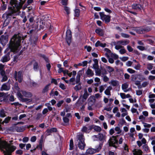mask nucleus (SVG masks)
Instances as JSON below:
<instances>
[{
    "mask_svg": "<svg viewBox=\"0 0 155 155\" xmlns=\"http://www.w3.org/2000/svg\"><path fill=\"white\" fill-rule=\"evenodd\" d=\"M21 40V37L19 34L15 35L13 36L10 40L9 45L11 51L17 53L20 50Z\"/></svg>",
    "mask_w": 155,
    "mask_h": 155,
    "instance_id": "obj_1",
    "label": "nucleus"
},
{
    "mask_svg": "<svg viewBox=\"0 0 155 155\" xmlns=\"http://www.w3.org/2000/svg\"><path fill=\"white\" fill-rule=\"evenodd\" d=\"M16 148L14 146H11L6 142L0 143V150L3 152L4 155H11V153Z\"/></svg>",
    "mask_w": 155,
    "mask_h": 155,
    "instance_id": "obj_2",
    "label": "nucleus"
},
{
    "mask_svg": "<svg viewBox=\"0 0 155 155\" xmlns=\"http://www.w3.org/2000/svg\"><path fill=\"white\" fill-rule=\"evenodd\" d=\"M10 4L13 8H15L17 10L20 9L26 0H20V2L18 3L16 0H10Z\"/></svg>",
    "mask_w": 155,
    "mask_h": 155,
    "instance_id": "obj_3",
    "label": "nucleus"
},
{
    "mask_svg": "<svg viewBox=\"0 0 155 155\" xmlns=\"http://www.w3.org/2000/svg\"><path fill=\"white\" fill-rule=\"evenodd\" d=\"M130 42V41L128 40H123L118 41L117 42V45L115 46V48L117 50H119L120 48H124L121 45H126L128 44Z\"/></svg>",
    "mask_w": 155,
    "mask_h": 155,
    "instance_id": "obj_4",
    "label": "nucleus"
},
{
    "mask_svg": "<svg viewBox=\"0 0 155 155\" xmlns=\"http://www.w3.org/2000/svg\"><path fill=\"white\" fill-rule=\"evenodd\" d=\"M99 14L101 19L104 21L105 23L107 24L110 22L111 18L110 15L104 14V12H100Z\"/></svg>",
    "mask_w": 155,
    "mask_h": 155,
    "instance_id": "obj_5",
    "label": "nucleus"
},
{
    "mask_svg": "<svg viewBox=\"0 0 155 155\" xmlns=\"http://www.w3.org/2000/svg\"><path fill=\"white\" fill-rule=\"evenodd\" d=\"M14 77L16 81H18L19 82L21 83L23 80V74L22 71L18 72L15 71L14 74Z\"/></svg>",
    "mask_w": 155,
    "mask_h": 155,
    "instance_id": "obj_6",
    "label": "nucleus"
},
{
    "mask_svg": "<svg viewBox=\"0 0 155 155\" xmlns=\"http://www.w3.org/2000/svg\"><path fill=\"white\" fill-rule=\"evenodd\" d=\"M118 136H112L110 138L108 141L109 144L110 146L116 147L115 144H118V140L116 139L117 137Z\"/></svg>",
    "mask_w": 155,
    "mask_h": 155,
    "instance_id": "obj_7",
    "label": "nucleus"
},
{
    "mask_svg": "<svg viewBox=\"0 0 155 155\" xmlns=\"http://www.w3.org/2000/svg\"><path fill=\"white\" fill-rule=\"evenodd\" d=\"M72 37L71 32L70 30H68L66 32V40L68 45H70Z\"/></svg>",
    "mask_w": 155,
    "mask_h": 155,
    "instance_id": "obj_8",
    "label": "nucleus"
},
{
    "mask_svg": "<svg viewBox=\"0 0 155 155\" xmlns=\"http://www.w3.org/2000/svg\"><path fill=\"white\" fill-rule=\"evenodd\" d=\"M10 53L8 52L3 56L0 59V61L3 63L7 62L10 60Z\"/></svg>",
    "mask_w": 155,
    "mask_h": 155,
    "instance_id": "obj_9",
    "label": "nucleus"
},
{
    "mask_svg": "<svg viewBox=\"0 0 155 155\" xmlns=\"http://www.w3.org/2000/svg\"><path fill=\"white\" fill-rule=\"evenodd\" d=\"M12 129L14 131H16L18 132H22L25 130V128L23 126L20 127L17 126L15 124L13 125Z\"/></svg>",
    "mask_w": 155,
    "mask_h": 155,
    "instance_id": "obj_10",
    "label": "nucleus"
},
{
    "mask_svg": "<svg viewBox=\"0 0 155 155\" xmlns=\"http://www.w3.org/2000/svg\"><path fill=\"white\" fill-rule=\"evenodd\" d=\"M150 30L147 28H138L135 29L136 32L139 34H142L145 32L149 31Z\"/></svg>",
    "mask_w": 155,
    "mask_h": 155,
    "instance_id": "obj_11",
    "label": "nucleus"
},
{
    "mask_svg": "<svg viewBox=\"0 0 155 155\" xmlns=\"http://www.w3.org/2000/svg\"><path fill=\"white\" fill-rule=\"evenodd\" d=\"M8 36L2 35L1 37V43L3 45H5L8 42Z\"/></svg>",
    "mask_w": 155,
    "mask_h": 155,
    "instance_id": "obj_12",
    "label": "nucleus"
},
{
    "mask_svg": "<svg viewBox=\"0 0 155 155\" xmlns=\"http://www.w3.org/2000/svg\"><path fill=\"white\" fill-rule=\"evenodd\" d=\"M10 89V85L8 83H6L3 84L2 85L1 90L3 91V90L8 91Z\"/></svg>",
    "mask_w": 155,
    "mask_h": 155,
    "instance_id": "obj_13",
    "label": "nucleus"
},
{
    "mask_svg": "<svg viewBox=\"0 0 155 155\" xmlns=\"http://www.w3.org/2000/svg\"><path fill=\"white\" fill-rule=\"evenodd\" d=\"M132 7L134 10L138 11L141 10L142 8V7L140 4L137 3L132 5Z\"/></svg>",
    "mask_w": 155,
    "mask_h": 155,
    "instance_id": "obj_14",
    "label": "nucleus"
},
{
    "mask_svg": "<svg viewBox=\"0 0 155 155\" xmlns=\"http://www.w3.org/2000/svg\"><path fill=\"white\" fill-rule=\"evenodd\" d=\"M110 84L113 87H117L119 85V81L116 80H112L109 82Z\"/></svg>",
    "mask_w": 155,
    "mask_h": 155,
    "instance_id": "obj_15",
    "label": "nucleus"
},
{
    "mask_svg": "<svg viewBox=\"0 0 155 155\" xmlns=\"http://www.w3.org/2000/svg\"><path fill=\"white\" fill-rule=\"evenodd\" d=\"M112 88L111 86H109L104 91V94L109 97L111 95L110 91L112 90Z\"/></svg>",
    "mask_w": 155,
    "mask_h": 155,
    "instance_id": "obj_16",
    "label": "nucleus"
},
{
    "mask_svg": "<svg viewBox=\"0 0 155 155\" xmlns=\"http://www.w3.org/2000/svg\"><path fill=\"white\" fill-rule=\"evenodd\" d=\"M78 147L80 149L84 150L86 146L84 141H78Z\"/></svg>",
    "mask_w": 155,
    "mask_h": 155,
    "instance_id": "obj_17",
    "label": "nucleus"
},
{
    "mask_svg": "<svg viewBox=\"0 0 155 155\" xmlns=\"http://www.w3.org/2000/svg\"><path fill=\"white\" fill-rule=\"evenodd\" d=\"M87 76L88 77H92L94 75V72L91 69L88 68L85 72Z\"/></svg>",
    "mask_w": 155,
    "mask_h": 155,
    "instance_id": "obj_18",
    "label": "nucleus"
},
{
    "mask_svg": "<svg viewBox=\"0 0 155 155\" xmlns=\"http://www.w3.org/2000/svg\"><path fill=\"white\" fill-rule=\"evenodd\" d=\"M77 140L78 141H84V139L83 135L81 133H79L77 135Z\"/></svg>",
    "mask_w": 155,
    "mask_h": 155,
    "instance_id": "obj_19",
    "label": "nucleus"
},
{
    "mask_svg": "<svg viewBox=\"0 0 155 155\" xmlns=\"http://www.w3.org/2000/svg\"><path fill=\"white\" fill-rule=\"evenodd\" d=\"M57 131V129L55 128H52L50 129H48L47 130L46 132L47 135H49L53 132H56Z\"/></svg>",
    "mask_w": 155,
    "mask_h": 155,
    "instance_id": "obj_20",
    "label": "nucleus"
},
{
    "mask_svg": "<svg viewBox=\"0 0 155 155\" xmlns=\"http://www.w3.org/2000/svg\"><path fill=\"white\" fill-rule=\"evenodd\" d=\"M89 94H88L87 90L86 89H84V93L82 96L83 101H85L88 97Z\"/></svg>",
    "mask_w": 155,
    "mask_h": 155,
    "instance_id": "obj_21",
    "label": "nucleus"
},
{
    "mask_svg": "<svg viewBox=\"0 0 155 155\" xmlns=\"http://www.w3.org/2000/svg\"><path fill=\"white\" fill-rule=\"evenodd\" d=\"M106 43H102L99 41H97L95 44V47L100 46L102 48H104L106 47Z\"/></svg>",
    "mask_w": 155,
    "mask_h": 155,
    "instance_id": "obj_22",
    "label": "nucleus"
},
{
    "mask_svg": "<svg viewBox=\"0 0 155 155\" xmlns=\"http://www.w3.org/2000/svg\"><path fill=\"white\" fill-rule=\"evenodd\" d=\"M21 92L23 95L25 97H31L32 96V94L30 92H27L24 91H22Z\"/></svg>",
    "mask_w": 155,
    "mask_h": 155,
    "instance_id": "obj_23",
    "label": "nucleus"
},
{
    "mask_svg": "<svg viewBox=\"0 0 155 155\" xmlns=\"http://www.w3.org/2000/svg\"><path fill=\"white\" fill-rule=\"evenodd\" d=\"M95 32L100 36H103L104 35L103 30L100 28H97L95 30Z\"/></svg>",
    "mask_w": 155,
    "mask_h": 155,
    "instance_id": "obj_24",
    "label": "nucleus"
},
{
    "mask_svg": "<svg viewBox=\"0 0 155 155\" xmlns=\"http://www.w3.org/2000/svg\"><path fill=\"white\" fill-rule=\"evenodd\" d=\"M50 85V84H49L46 85L45 86V87L43 88L42 91V93H47L48 91L49 90Z\"/></svg>",
    "mask_w": 155,
    "mask_h": 155,
    "instance_id": "obj_25",
    "label": "nucleus"
},
{
    "mask_svg": "<svg viewBox=\"0 0 155 155\" xmlns=\"http://www.w3.org/2000/svg\"><path fill=\"white\" fill-rule=\"evenodd\" d=\"M128 86V84L126 83H124L122 84V88L124 92H126L129 91L127 89Z\"/></svg>",
    "mask_w": 155,
    "mask_h": 155,
    "instance_id": "obj_26",
    "label": "nucleus"
},
{
    "mask_svg": "<svg viewBox=\"0 0 155 155\" xmlns=\"http://www.w3.org/2000/svg\"><path fill=\"white\" fill-rule=\"evenodd\" d=\"M133 153L134 155H142V152L140 149H135L133 151Z\"/></svg>",
    "mask_w": 155,
    "mask_h": 155,
    "instance_id": "obj_27",
    "label": "nucleus"
},
{
    "mask_svg": "<svg viewBox=\"0 0 155 155\" xmlns=\"http://www.w3.org/2000/svg\"><path fill=\"white\" fill-rule=\"evenodd\" d=\"M103 146L102 143H100V144L96 146L95 148L94 149L96 153L98 152L101 150Z\"/></svg>",
    "mask_w": 155,
    "mask_h": 155,
    "instance_id": "obj_28",
    "label": "nucleus"
},
{
    "mask_svg": "<svg viewBox=\"0 0 155 155\" xmlns=\"http://www.w3.org/2000/svg\"><path fill=\"white\" fill-rule=\"evenodd\" d=\"M96 153L95 150L94 148H89L86 150V153L90 154H92Z\"/></svg>",
    "mask_w": 155,
    "mask_h": 155,
    "instance_id": "obj_29",
    "label": "nucleus"
},
{
    "mask_svg": "<svg viewBox=\"0 0 155 155\" xmlns=\"http://www.w3.org/2000/svg\"><path fill=\"white\" fill-rule=\"evenodd\" d=\"M4 65L2 64H0V74L2 75H3L5 74V72L3 70Z\"/></svg>",
    "mask_w": 155,
    "mask_h": 155,
    "instance_id": "obj_30",
    "label": "nucleus"
},
{
    "mask_svg": "<svg viewBox=\"0 0 155 155\" xmlns=\"http://www.w3.org/2000/svg\"><path fill=\"white\" fill-rule=\"evenodd\" d=\"M28 18H29V21L30 23H32L34 22V18L35 17V15L34 14H33V15H28L27 16Z\"/></svg>",
    "mask_w": 155,
    "mask_h": 155,
    "instance_id": "obj_31",
    "label": "nucleus"
},
{
    "mask_svg": "<svg viewBox=\"0 0 155 155\" xmlns=\"http://www.w3.org/2000/svg\"><path fill=\"white\" fill-rule=\"evenodd\" d=\"M63 120L65 125H68L69 124V119L68 118L64 117H63Z\"/></svg>",
    "mask_w": 155,
    "mask_h": 155,
    "instance_id": "obj_32",
    "label": "nucleus"
},
{
    "mask_svg": "<svg viewBox=\"0 0 155 155\" xmlns=\"http://www.w3.org/2000/svg\"><path fill=\"white\" fill-rule=\"evenodd\" d=\"M107 85L106 84L101 85L99 87V91L100 93H102L106 88Z\"/></svg>",
    "mask_w": 155,
    "mask_h": 155,
    "instance_id": "obj_33",
    "label": "nucleus"
},
{
    "mask_svg": "<svg viewBox=\"0 0 155 155\" xmlns=\"http://www.w3.org/2000/svg\"><path fill=\"white\" fill-rule=\"evenodd\" d=\"M12 14V13L11 12L9 13L6 12L2 16V18H6L7 19L9 16L11 15Z\"/></svg>",
    "mask_w": 155,
    "mask_h": 155,
    "instance_id": "obj_34",
    "label": "nucleus"
},
{
    "mask_svg": "<svg viewBox=\"0 0 155 155\" xmlns=\"http://www.w3.org/2000/svg\"><path fill=\"white\" fill-rule=\"evenodd\" d=\"M44 117L43 116L42 114L40 113H38L36 116V119L37 120H38L41 119H43Z\"/></svg>",
    "mask_w": 155,
    "mask_h": 155,
    "instance_id": "obj_35",
    "label": "nucleus"
},
{
    "mask_svg": "<svg viewBox=\"0 0 155 155\" xmlns=\"http://www.w3.org/2000/svg\"><path fill=\"white\" fill-rule=\"evenodd\" d=\"M101 74L100 76H101L102 77H103V76L107 74V71L105 70V69L104 68H101Z\"/></svg>",
    "mask_w": 155,
    "mask_h": 155,
    "instance_id": "obj_36",
    "label": "nucleus"
},
{
    "mask_svg": "<svg viewBox=\"0 0 155 155\" xmlns=\"http://www.w3.org/2000/svg\"><path fill=\"white\" fill-rule=\"evenodd\" d=\"M143 148L144 150L147 152H149L150 151L149 148L147 144H145L143 146Z\"/></svg>",
    "mask_w": 155,
    "mask_h": 155,
    "instance_id": "obj_37",
    "label": "nucleus"
},
{
    "mask_svg": "<svg viewBox=\"0 0 155 155\" xmlns=\"http://www.w3.org/2000/svg\"><path fill=\"white\" fill-rule=\"evenodd\" d=\"M22 101L23 102H25L26 103H29L32 102V100L31 99L27 98H23L22 99Z\"/></svg>",
    "mask_w": 155,
    "mask_h": 155,
    "instance_id": "obj_38",
    "label": "nucleus"
},
{
    "mask_svg": "<svg viewBox=\"0 0 155 155\" xmlns=\"http://www.w3.org/2000/svg\"><path fill=\"white\" fill-rule=\"evenodd\" d=\"M78 84L76 85L74 88V89L76 91L80 90L81 89V86L80 83H78Z\"/></svg>",
    "mask_w": 155,
    "mask_h": 155,
    "instance_id": "obj_39",
    "label": "nucleus"
},
{
    "mask_svg": "<svg viewBox=\"0 0 155 155\" xmlns=\"http://www.w3.org/2000/svg\"><path fill=\"white\" fill-rule=\"evenodd\" d=\"M81 74H78L76 77V83H79L81 80Z\"/></svg>",
    "mask_w": 155,
    "mask_h": 155,
    "instance_id": "obj_40",
    "label": "nucleus"
},
{
    "mask_svg": "<svg viewBox=\"0 0 155 155\" xmlns=\"http://www.w3.org/2000/svg\"><path fill=\"white\" fill-rule=\"evenodd\" d=\"M93 129L95 131L97 132H100L101 130V128L100 127L97 126H95L93 127Z\"/></svg>",
    "mask_w": 155,
    "mask_h": 155,
    "instance_id": "obj_41",
    "label": "nucleus"
},
{
    "mask_svg": "<svg viewBox=\"0 0 155 155\" xmlns=\"http://www.w3.org/2000/svg\"><path fill=\"white\" fill-rule=\"evenodd\" d=\"M106 68L107 69L109 73L113 72L114 71V69L110 66H107L106 67Z\"/></svg>",
    "mask_w": 155,
    "mask_h": 155,
    "instance_id": "obj_42",
    "label": "nucleus"
},
{
    "mask_svg": "<svg viewBox=\"0 0 155 155\" xmlns=\"http://www.w3.org/2000/svg\"><path fill=\"white\" fill-rule=\"evenodd\" d=\"M39 68L37 62H35L33 64V68L34 70L37 71Z\"/></svg>",
    "mask_w": 155,
    "mask_h": 155,
    "instance_id": "obj_43",
    "label": "nucleus"
},
{
    "mask_svg": "<svg viewBox=\"0 0 155 155\" xmlns=\"http://www.w3.org/2000/svg\"><path fill=\"white\" fill-rule=\"evenodd\" d=\"M81 131L82 132L88 133L89 132V129L86 126H84L81 129Z\"/></svg>",
    "mask_w": 155,
    "mask_h": 155,
    "instance_id": "obj_44",
    "label": "nucleus"
},
{
    "mask_svg": "<svg viewBox=\"0 0 155 155\" xmlns=\"http://www.w3.org/2000/svg\"><path fill=\"white\" fill-rule=\"evenodd\" d=\"M123 147L124 150L126 152H128L129 151L128 146L127 143H124Z\"/></svg>",
    "mask_w": 155,
    "mask_h": 155,
    "instance_id": "obj_45",
    "label": "nucleus"
},
{
    "mask_svg": "<svg viewBox=\"0 0 155 155\" xmlns=\"http://www.w3.org/2000/svg\"><path fill=\"white\" fill-rule=\"evenodd\" d=\"M101 69L98 68L95 70V75L96 76H100Z\"/></svg>",
    "mask_w": 155,
    "mask_h": 155,
    "instance_id": "obj_46",
    "label": "nucleus"
},
{
    "mask_svg": "<svg viewBox=\"0 0 155 155\" xmlns=\"http://www.w3.org/2000/svg\"><path fill=\"white\" fill-rule=\"evenodd\" d=\"M115 130L117 132V134H120L122 132L121 130L120 129V127H116L115 128Z\"/></svg>",
    "mask_w": 155,
    "mask_h": 155,
    "instance_id": "obj_47",
    "label": "nucleus"
},
{
    "mask_svg": "<svg viewBox=\"0 0 155 155\" xmlns=\"http://www.w3.org/2000/svg\"><path fill=\"white\" fill-rule=\"evenodd\" d=\"M98 139L99 140L102 141L104 140V136L102 134H99L98 137Z\"/></svg>",
    "mask_w": 155,
    "mask_h": 155,
    "instance_id": "obj_48",
    "label": "nucleus"
},
{
    "mask_svg": "<svg viewBox=\"0 0 155 155\" xmlns=\"http://www.w3.org/2000/svg\"><path fill=\"white\" fill-rule=\"evenodd\" d=\"M72 97L73 98V101H74L78 97V94L73 93L72 95Z\"/></svg>",
    "mask_w": 155,
    "mask_h": 155,
    "instance_id": "obj_49",
    "label": "nucleus"
},
{
    "mask_svg": "<svg viewBox=\"0 0 155 155\" xmlns=\"http://www.w3.org/2000/svg\"><path fill=\"white\" fill-rule=\"evenodd\" d=\"M120 49L119 51V52L121 54H123L126 52V50L124 48H122Z\"/></svg>",
    "mask_w": 155,
    "mask_h": 155,
    "instance_id": "obj_50",
    "label": "nucleus"
},
{
    "mask_svg": "<svg viewBox=\"0 0 155 155\" xmlns=\"http://www.w3.org/2000/svg\"><path fill=\"white\" fill-rule=\"evenodd\" d=\"M75 16L78 17L79 16L80 10L79 9H76L74 11Z\"/></svg>",
    "mask_w": 155,
    "mask_h": 155,
    "instance_id": "obj_51",
    "label": "nucleus"
},
{
    "mask_svg": "<svg viewBox=\"0 0 155 155\" xmlns=\"http://www.w3.org/2000/svg\"><path fill=\"white\" fill-rule=\"evenodd\" d=\"M11 119V117H8L6 118L2 122V124H4V123L6 124L8 123L9 121Z\"/></svg>",
    "mask_w": 155,
    "mask_h": 155,
    "instance_id": "obj_52",
    "label": "nucleus"
},
{
    "mask_svg": "<svg viewBox=\"0 0 155 155\" xmlns=\"http://www.w3.org/2000/svg\"><path fill=\"white\" fill-rule=\"evenodd\" d=\"M143 90H138L136 91V94L137 95L140 96L142 94Z\"/></svg>",
    "mask_w": 155,
    "mask_h": 155,
    "instance_id": "obj_53",
    "label": "nucleus"
},
{
    "mask_svg": "<svg viewBox=\"0 0 155 155\" xmlns=\"http://www.w3.org/2000/svg\"><path fill=\"white\" fill-rule=\"evenodd\" d=\"M147 69L149 70H151L153 68V66L152 64L150 63L147 64Z\"/></svg>",
    "mask_w": 155,
    "mask_h": 155,
    "instance_id": "obj_54",
    "label": "nucleus"
},
{
    "mask_svg": "<svg viewBox=\"0 0 155 155\" xmlns=\"http://www.w3.org/2000/svg\"><path fill=\"white\" fill-rule=\"evenodd\" d=\"M73 142L72 140H70V149L72 150L73 149Z\"/></svg>",
    "mask_w": 155,
    "mask_h": 155,
    "instance_id": "obj_55",
    "label": "nucleus"
},
{
    "mask_svg": "<svg viewBox=\"0 0 155 155\" xmlns=\"http://www.w3.org/2000/svg\"><path fill=\"white\" fill-rule=\"evenodd\" d=\"M64 102V101L63 100H61L58 101L56 104L57 106L58 107H60L61 106V105Z\"/></svg>",
    "mask_w": 155,
    "mask_h": 155,
    "instance_id": "obj_56",
    "label": "nucleus"
},
{
    "mask_svg": "<svg viewBox=\"0 0 155 155\" xmlns=\"http://www.w3.org/2000/svg\"><path fill=\"white\" fill-rule=\"evenodd\" d=\"M2 76L3 77L2 79L1 80L2 82L5 81L7 80L8 78L5 75V74L4 75Z\"/></svg>",
    "mask_w": 155,
    "mask_h": 155,
    "instance_id": "obj_57",
    "label": "nucleus"
},
{
    "mask_svg": "<svg viewBox=\"0 0 155 155\" xmlns=\"http://www.w3.org/2000/svg\"><path fill=\"white\" fill-rule=\"evenodd\" d=\"M128 57H123L120 58V59L123 61H125L128 59Z\"/></svg>",
    "mask_w": 155,
    "mask_h": 155,
    "instance_id": "obj_58",
    "label": "nucleus"
},
{
    "mask_svg": "<svg viewBox=\"0 0 155 155\" xmlns=\"http://www.w3.org/2000/svg\"><path fill=\"white\" fill-rule=\"evenodd\" d=\"M121 35L122 37L124 38H128L130 37L129 35L124 33H121Z\"/></svg>",
    "mask_w": 155,
    "mask_h": 155,
    "instance_id": "obj_59",
    "label": "nucleus"
},
{
    "mask_svg": "<svg viewBox=\"0 0 155 155\" xmlns=\"http://www.w3.org/2000/svg\"><path fill=\"white\" fill-rule=\"evenodd\" d=\"M127 71L130 73L133 74L135 72V71L131 68H128L127 69Z\"/></svg>",
    "mask_w": 155,
    "mask_h": 155,
    "instance_id": "obj_60",
    "label": "nucleus"
},
{
    "mask_svg": "<svg viewBox=\"0 0 155 155\" xmlns=\"http://www.w3.org/2000/svg\"><path fill=\"white\" fill-rule=\"evenodd\" d=\"M143 126L145 127L150 128L151 126V125L148 124L147 123L143 122Z\"/></svg>",
    "mask_w": 155,
    "mask_h": 155,
    "instance_id": "obj_61",
    "label": "nucleus"
},
{
    "mask_svg": "<svg viewBox=\"0 0 155 155\" xmlns=\"http://www.w3.org/2000/svg\"><path fill=\"white\" fill-rule=\"evenodd\" d=\"M48 112V110L47 108H44L42 111V114L43 115L46 114Z\"/></svg>",
    "mask_w": 155,
    "mask_h": 155,
    "instance_id": "obj_62",
    "label": "nucleus"
},
{
    "mask_svg": "<svg viewBox=\"0 0 155 155\" xmlns=\"http://www.w3.org/2000/svg\"><path fill=\"white\" fill-rule=\"evenodd\" d=\"M37 138L35 136H33L31 138V141L32 142H34L36 140Z\"/></svg>",
    "mask_w": 155,
    "mask_h": 155,
    "instance_id": "obj_63",
    "label": "nucleus"
},
{
    "mask_svg": "<svg viewBox=\"0 0 155 155\" xmlns=\"http://www.w3.org/2000/svg\"><path fill=\"white\" fill-rule=\"evenodd\" d=\"M103 76V81L104 82H106L109 80V78L106 76L104 75Z\"/></svg>",
    "mask_w": 155,
    "mask_h": 155,
    "instance_id": "obj_64",
    "label": "nucleus"
}]
</instances>
